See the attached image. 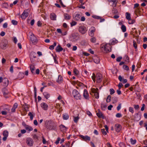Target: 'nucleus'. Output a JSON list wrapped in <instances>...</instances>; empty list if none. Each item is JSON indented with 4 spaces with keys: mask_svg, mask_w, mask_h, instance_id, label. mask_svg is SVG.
<instances>
[{
    "mask_svg": "<svg viewBox=\"0 0 147 147\" xmlns=\"http://www.w3.org/2000/svg\"><path fill=\"white\" fill-rule=\"evenodd\" d=\"M23 107L24 110L27 111L28 108L29 106L26 104H24L23 106Z\"/></svg>",
    "mask_w": 147,
    "mask_h": 147,
    "instance_id": "nucleus-38",
    "label": "nucleus"
},
{
    "mask_svg": "<svg viewBox=\"0 0 147 147\" xmlns=\"http://www.w3.org/2000/svg\"><path fill=\"white\" fill-rule=\"evenodd\" d=\"M74 117V122L75 123H77L79 119V117L78 116L77 117Z\"/></svg>",
    "mask_w": 147,
    "mask_h": 147,
    "instance_id": "nucleus-54",
    "label": "nucleus"
},
{
    "mask_svg": "<svg viewBox=\"0 0 147 147\" xmlns=\"http://www.w3.org/2000/svg\"><path fill=\"white\" fill-rule=\"evenodd\" d=\"M74 72L75 74L77 75L79 74V71L76 69L75 68L74 69Z\"/></svg>",
    "mask_w": 147,
    "mask_h": 147,
    "instance_id": "nucleus-48",
    "label": "nucleus"
},
{
    "mask_svg": "<svg viewBox=\"0 0 147 147\" xmlns=\"http://www.w3.org/2000/svg\"><path fill=\"white\" fill-rule=\"evenodd\" d=\"M129 20L128 23L130 24H133L135 22V20H131L130 18V20Z\"/></svg>",
    "mask_w": 147,
    "mask_h": 147,
    "instance_id": "nucleus-42",
    "label": "nucleus"
},
{
    "mask_svg": "<svg viewBox=\"0 0 147 147\" xmlns=\"http://www.w3.org/2000/svg\"><path fill=\"white\" fill-rule=\"evenodd\" d=\"M55 50L56 52H59L62 51L63 50V49L60 45H59L56 47Z\"/></svg>",
    "mask_w": 147,
    "mask_h": 147,
    "instance_id": "nucleus-22",
    "label": "nucleus"
},
{
    "mask_svg": "<svg viewBox=\"0 0 147 147\" xmlns=\"http://www.w3.org/2000/svg\"><path fill=\"white\" fill-rule=\"evenodd\" d=\"M63 118L64 120H67L68 119L69 116L67 114H63Z\"/></svg>",
    "mask_w": 147,
    "mask_h": 147,
    "instance_id": "nucleus-37",
    "label": "nucleus"
},
{
    "mask_svg": "<svg viewBox=\"0 0 147 147\" xmlns=\"http://www.w3.org/2000/svg\"><path fill=\"white\" fill-rule=\"evenodd\" d=\"M80 137L82 138L84 140L86 141L87 140L90 141V137L88 136H84L81 135Z\"/></svg>",
    "mask_w": 147,
    "mask_h": 147,
    "instance_id": "nucleus-19",
    "label": "nucleus"
},
{
    "mask_svg": "<svg viewBox=\"0 0 147 147\" xmlns=\"http://www.w3.org/2000/svg\"><path fill=\"white\" fill-rule=\"evenodd\" d=\"M18 106V104L17 103H15L11 109V112L12 113H14L15 112L16 109Z\"/></svg>",
    "mask_w": 147,
    "mask_h": 147,
    "instance_id": "nucleus-21",
    "label": "nucleus"
},
{
    "mask_svg": "<svg viewBox=\"0 0 147 147\" xmlns=\"http://www.w3.org/2000/svg\"><path fill=\"white\" fill-rule=\"evenodd\" d=\"M3 135L4 136V137L3 138V141H5L6 140L7 137L8 136V132L7 130H5L3 132Z\"/></svg>",
    "mask_w": 147,
    "mask_h": 147,
    "instance_id": "nucleus-14",
    "label": "nucleus"
},
{
    "mask_svg": "<svg viewBox=\"0 0 147 147\" xmlns=\"http://www.w3.org/2000/svg\"><path fill=\"white\" fill-rule=\"evenodd\" d=\"M87 31L86 27L84 26H81L79 28V31L82 34H84Z\"/></svg>",
    "mask_w": 147,
    "mask_h": 147,
    "instance_id": "nucleus-6",
    "label": "nucleus"
},
{
    "mask_svg": "<svg viewBox=\"0 0 147 147\" xmlns=\"http://www.w3.org/2000/svg\"><path fill=\"white\" fill-rule=\"evenodd\" d=\"M28 115L30 117V119L31 120H32L33 119V115L31 112H29Z\"/></svg>",
    "mask_w": 147,
    "mask_h": 147,
    "instance_id": "nucleus-46",
    "label": "nucleus"
},
{
    "mask_svg": "<svg viewBox=\"0 0 147 147\" xmlns=\"http://www.w3.org/2000/svg\"><path fill=\"white\" fill-rule=\"evenodd\" d=\"M60 129L63 132H65L67 130V127L63 125H61L60 126Z\"/></svg>",
    "mask_w": 147,
    "mask_h": 147,
    "instance_id": "nucleus-26",
    "label": "nucleus"
},
{
    "mask_svg": "<svg viewBox=\"0 0 147 147\" xmlns=\"http://www.w3.org/2000/svg\"><path fill=\"white\" fill-rule=\"evenodd\" d=\"M30 58H36V53L34 52H31L30 53Z\"/></svg>",
    "mask_w": 147,
    "mask_h": 147,
    "instance_id": "nucleus-30",
    "label": "nucleus"
},
{
    "mask_svg": "<svg viewBox=\"0 0 147 147\" xmlns=\"http://www.w3.org/2000/svg\"><path fill=\"white\" fill-rule=\"evenodd\" d=\"M101 107L102 109L103 110H105L107 106L104 104H102L101 105Z\"/></svg>",
    "mask_w": 147,
    "mask_h": 147,
    "instance_id": "nucleus-43",
    "label": "nucleus"
},
{
    "mask_svg": "<svg viewBox=\"0 0 147 147\" xmlns=\"http://www.w3.org/2000/svg\"><path fill=\"white\" fill-rule=\"evenodd\" d=\"M101 131L102 133V134L104 135H105L107 134V132L105 131V129H101Z\"/></svg>",
    "mask_w": 147,
    "mask_h": 147,
    "instance_id": "nucleus-55",
    "label": "nucleus"
},
{
    "mask_svg": "<svg viewBox=\"0 0 147 147\" xmlns=\"http://www.w3.org/2000/svg\"><path fill=\"white\" fill-rule=\"evenodd\" d=\"M45 125L46 128L49 130H55L56 125L53 121L51 120H47L45 122Z\"/></svg>",
    "mask_w": 147,
    "mask_h": 147,
    "instance_id": "nucleus-1",
    "label": "nucleus"
},
{
    "mask_svg": "<svg viewBox=\"0 0 147 147\" xmlns=\"http://www.w3.org/2000/svg\"><path fill=\"white\" fill-rule=\"evenodd\" d=\"M96 76L94 74H93V75L92 76V79L93 81L95 82L96 81Z\"/></svg>",
    "mask_w": 147,
    "mask_h": 147,
    "instance_id": "nucleus-51",
    "label": "nucleus"
},
{
    "mask_svg": "<svg viewBox=\"0 0 147 147\" xmlns=\"http://www.w3.org/2000/svg\"><path fill=\"white\" fill-rule=\"evenodd\" d=\"M83 96L84 98L86 99L89 98V94L87 90L86 89H84V91Z\"/></svg>",
    "mask_w": 147,
    "mask_h": 147,
    "instance_id": "nucleus-18",
    "label": "nucleus"
},
{
    "mask_svg": "<svg viewBox=\"0 0 147 147\" xmlns=\"http://www.w3.org/2000/svg\"><path fill=\"white\" fill-rule=\"evenodd\" d=\"M129 111L133 113L134 112L133 108L131 107H129Z\"/></svg>",
    "mask_w": 147,
    "mask_h": 147,
    "instance_id": "nucleus-60",
    "label": "nucleus"
},
{
    "mask_svg": "<svg viewBox=\"0 0 147 147\" xmlns=\"http://www.w3.org/2000/svg\"><path fill=\"white\" fill-rule=\"evenodd\" d=\"M116 116L117 117L120 118L122 117V115L120 113H117L116 115Z\"/></svg>",
    "mask_w": 147,
    "mask_h": 147,
    "instance_id": "nucleus-62",
    "label": "nucleus"
},
{
    "mask_svg": "<svg viewBox=\"0 0 147 147\" xmlns=\"http://www.w3.org/2000/svg\"><path fill=\"white\" fill-rule=\"evenodd\" d=\"M43 94L44 97L47 99L49 98L50 97V94L47 92H44L43 93Z\"/></svg>",
    "mask_w": 147,
    "mask_h": 147,
    "instance_id": "nucleus-29",
    "label": "nucleus"
},
{
    "mask_svg": "<svg viewBox=\"0 0 147 147\" xmlns=\"http://www.w3.org/2000/svg\"><path fill=\"white\" fill-rule=\"evenodd\" d=\"M63 81V78L62 76L61 75H59L58 78L57 82L59 84L61 83Z\"/></svg>",
    "mask_w": 147,
    "mask_h": 147,
    "instance_id": "nucleus-28",
    "label": "nucleus"
},
{
    "mask_svg": "<svg viewBox=\"0 0 147 147\" xmlns=\"http://www.w3.org/2000/svg\"><path fill=\"white\" fill-rule=\"evenodd\" d=\"M89 31V35L91 37L93 36L94 35V32L95 31V28L94 27H91Z\"/></svg>",
    "mask_w": 147,
    "mask_h": 147,
    "instance_id": "nucleus-13",
    "label": "nucleus"
},
{
    "mask_svg": "<svg viewBox=\"0 0 147 147\" xmlns=\"http://www.w3.org/2000/svg\"><path fill=\"white\" fill-rule=\"evenodd\" d=\"M11 23L15 25H17V23H18L15 20H12Z\"/></svg>",
    "mask_w": 147,
    "mask_h": 147,
    "instance_id": "nucleus-59",
    "label": "nucleus"
},
{
    "mask_svg": "<svg viewBox=\"0 0 147 147\" xmlns=\"http://www.w3.org/2000/svg\"><path fill=\"white\" fill-rule=\"evenodd\" d=\"M109 2H113L112 6L113 7H115L117 3L118 2V0H108Z\"/></svg>",
    "mask_w": 147,
    "mask_h": 147,
    "instance_id": "nucleus-25",
    "label": "nucleus"
},
{
    "mask_svg": "<svg viewBox=\"0 0 147 147\" xmlns=\"http://www.w3.org/2000/svg\"><path fill=\"white\" fill-rule=\"evenodd\" d=\"M50 18L52 20H56V16L54 13H52L50 14Z\"/></svg>",
    "mask_w": 147,
    "mask_h": 147,
    "instance_id": "nucleus-24",
    "label": "nucleus"
},
{
    "mask_svg": "<svg viewBox=\"0 0 147 147\" xmlns=\"http://www.w3.org/2000/svg\"><path fill=\"white\" fill-rule=\"evenodd\" d=\"M100 48L103 49L106 53L110 52L111 51V46L109 44L104 43L102 44L100 46Z\"/></svg>",
    "mask_w": 147,
    "mask_h": 147,
    "instance_id": "nucleus-2",
    "label": "nucleus"
},
{
    "mask_svg": "<svg viewBox=\"0 0 147 147\" xmlns=\"http://www.w3.org/2000/svg\"><path fill=\"white\" fill-rule=\"evenodd\" d=\"M41 106L43 109L45 110H47L48 108V105L45 103L42 102L41 104Z\"/></svg>",
    "mask_w": 147,
    "mask_h": 147,
    "instance_id": "nucleus-17",
    "label": "nucleus"
},
{
    "mask_svg": "<svg viewBox=\"0 0 147 147\" xmlns=\"http://www.w3.org/2000/svg\"><path fill=\"white\" fill-rule=\"evenodd\" d=\"M96 39L94 37H93L90 39V41L93 43H95L96 42Z\"/></svg>",
    "mask_w": 147,
    "mask_h": 147,
    "instance_id": "nucleus-49",
    "label": "nucleus"
},
{
    "mask_svg": "<svg viewBox=\"0 0 147 147\" xmlns=\"http://www.w3.org/2000/svg\"><path fill=\"white\" fill-rule=\"evenodd\" d=\"M122 58L121 57H118L117 58L116 61L117 62H120Z\"/></svg>",
    "mask_w": 147,
    "mask_h": 147,
    "instance_id": "nucleus-63",
    "label": "nucleus"
},
{
    "mask_svg": "<svg viewBox=\"0 0 147 147\" xmlns=\"http://www.w3.org/2000/svg\"><path fill=\"white\" fill-rule=\"evenodd\" d=\"M123 59L125 60L126 64L128 63L129 61V59L127 55H125L123 57Z\"/></svg>",
    "mask_w": 147,
    "mask_h": 147,
    "instance_id": "nucleus-32",
    "label": "nucleus"
},
{
    "mask_svg": "<svg viewBox=\"0 0 147 147\" xmlns=\"http://www.w3.org/2000/svg\"><path fill=\"white\" fill-rule=\"evenodd\" d=\"M8 113H9L3 110L1 112L2 114L3 115H6Z\"/></svg>",
    "mask_w": 147,
    "mask_h": 147,
    "instance_id": "nucleus-56",
    "label": "nucleus"
},
{
    "mask_svg": "<svg viewBox=\"0 0 147 147\" xmlns=\"http://www.w3.org/2000/svg\"><path fill=\"white\" fill-rule=\"evenodd\" d=\"M133 45L135 49H137V45L136 42L135 40H133Z\"/></svg>",
    "mask_w": 147,
    "mask_h": 147,
    "instance_id": "nucleus-57",
    "label": "nucleus"
},
{
    "mask_svg": "<svg viewBox=\"0 0 147 147\" xmlns=\"http://www.w3.org/2000/svg\"><path fill=\"white\" fill-rule=\"evenodd\" d=\"M119 146L120 147H126L125 144L123 142H120L119 144Z\"/></svg>",
    "mask_w": 147,
    "mask_h": 147,
    "instance_id": "nucleus-47",
    "label": "nucleus"
},
{
    "mask_svg": "<svg viewBox=\"0 0 147 147\" xmlns=\"http://www.w3.org/2000/svg\"><path fill=\"white\" fill-rule=\"evenodd\" d=\"M30 68L32 73L34 74V71L35 69L34 66L33 65H31L30 66Z\"/></svg>",
    "mask_w": 147,
    "mask_h": 147,
    "instance_id": "nucleus-35",
    "label": "nucleus"
},
{
    "mask_svg": "<svg viewBox=\"0 0 147 147\" xmlns=\"http://www.w3.org/2000/svg\"><path fill=\"white\" fill-rule=\"evenodd\" d=\"M118 41L117 40H116L115 39H113L112 40V42H111L109 44L110 45H115V44L117 43L118 42Z\"/></svg>",
    "mask_w": 147,
    "mask_h": 147,
    "instance_id": "nucleus-34",
    "label": "nucleus"
},
{
    "mask_svg": "<svg viewBox=\"0 0 147 147\" xmlns=\"http://www.w3.org/2000/svg\"><path fill=\"white\" fill-rule=\"evenodd\" d=\"M126 18L127 20H130V14L128 12H126L125 13Z\"/></svg>",
    "mask_w": 147,
    "mask_h": 147,
    "instance_id": "nucleus-36",
    "label": "nucleus"
},
{
    "mask_svg": "<svg viewBox=\"0 0 147 147\" xmlns=\"http://www.w3.org/2000/svg\"><path fill=\"white\" fill-rule=\"evenodd\" d=\"M123 68L125 70L127 71H128L129 69V67L127 65H123Z\"/></svg>",
    "mask_w": 147,
    "mask_h": 147,
    "instance_id": "nucleus-50",
    "label": "nucleus"
},
{
    "mask_svg": "<svg viewBox=\"0 0 147 147\" xmlns=\"http://www.w3.org/2000/svg\"><path fill=\"white\" fill-rule=\"evenodd\" d=\"M56 43L55 42L53 44L51 45L49 47V49L51 50H53L54 49V47L56 46Z\"/></svg>",
    "mask_w": 147,
    "mask_h": 147,
    "instance_id": "nucleus-40",
    "label": "nucleus"
},
{
    "mask_svg": "<svg viewBox=\"0 0 147 147\" xmlns=\"http://www.w3.org/2000/svg\"><path fill=\"white\" fill-rule=\"evenodd\" d=\"M123 86V85L122 84V83H121V82H120L119 84L118 85V86L119 87V89H121V87L122 86Z\"/></svg>",
    "mask_w": 147,
    "mask_h": 147,
    "instance_id": "nucleus-64",
    "label": "nucleus"
},
{
    "mask_svg": "<svg viewBox=\"0 0 147 147\" xmlns=\"http://www.w3.org/2000/svg\"><path fill=\"white\" fill-rule=\"evenodd\" d=\"M121 29L123 32H125L126 31V26L124 25H122Z\"/></svg>",
    "mask_w": 147,
    "mask_h": 147,
    "instance_id": "nucleus-39",
    "label": "nucleus"
},
{
    "mask_svg": "<svg viewBox=\"0 0 147 147\" xmlns=\"http://www.w3.org/2000/svg\"><path fill=\"white\" fill-rule=\"evenodd\" d=\"M2 92L5 97L6 98H8L7 95L9 93V92L7 89L5 88H4L2 90Z\"/></svg>",
    "mask_w": 147,
    "mask_h": 147,
    "instance_id": "nucleus-10",
    "label": "nucleus"
},
{
    "mask_svg": "<svg viewBox=\"0 0 147 147\" xmlns=\"http://www.w3.org/2000/svg\"><path fill=\"white\" fill-rule=\"evenodd\" d=\"M98 112L96 113V115L99 118H102L103 119H105L104 116L103 115L102 113L100 111V109H98Z\"/></svg>",
    "mask_w": 147,
    "mask_h": 147,
    "instance_id": "nucleus-20",
    "label": "nucleus"
},
{
    "mask_svg": "<svg viewBox=\"0 0 147 147\" xmlns=\"http://www.w3.org/2000/svg\"><path fill=\"white\" fill-rule=\"evenodd\" d=\"M64 16L66 20H69L70 19L71 16H70L68 14L66 13H64Z\"/></svg>",
    "mask_w": 147,
    "mask_h": 147,
    "instance_id": "nucleus-31",
    "label": "nucleus"
},
{
    "mask_svg": "<svg viewBox=\"0 0 147 147\" xmlns=\"http://www.w3.org/2000/svg\"><path fill=\"white\" fill-rule=\"evenodd\" d=\"M115 131L117 132H119L121 129V125L119 124H116L115 125Z\"/></svg>",
    "mask_w": 147,
    "mask_h": 147,
    "instance_id": "nucleus-15",
    "label": "nucleus"
},
{
    "mask_svg": "<svg viewBox=\"0 0 147 147\" xmlns=\"http://www.w3.org/2000/svg\"><path fill=\"white\" fill-rule=\"evenodd\" d=\"M91 92H90V94L92 96H95L96 98H98L99 97V93L98 92V89L97 88L95 89L92 88L91 89Z\"/></svg>",
    "mask_w": 147,
    "mask_h": 147,
    "instance_id": "nucleus-3",
    "label": "nucleus"
},
{
    "mask_svg": "<svg viewBox=\"0 0 147 147\" xmlns=\"http://www.w3.org/2000/svg\"><path fill=\"white\" fill-rule=\"evenodd\" d=\"M112 12L115 15L119 14V13L117 10H112Z\"/></svg>",
    "mask_w": 147,
    "mask_h": 147,
    "instance_id": "nucleus-52",
    "label": "nucleus"
},
{
    "mask_svg": "<svg viewBox=\"0 0 147 147\" xmlns=\"http://www.w3.org/2000/svg\"><path fill=\"white\" fill-rule=\"evenodd\" d=\"M30 39L33 43H35L37 42V41L36 38L33 34L31 35Z\"/></svg>",
    "mask_w": 147,
    "mask_h": 147,
    "instance_id": "nucleus-11",
    "label": "nucleus"
},
{
    "mask_svg": "<svg viewBox=\"0 0 147 147\" xmlns=\"http://www.w3.org/2000/svg\"><path fill=\"white\" fill-rule=\"evenodd\" d=\"M22 124L27 130L29 131H31L33 130V128L31 127L26 124L25 123H23Z\"/></svg>",
    "mask_w": 147,
    "mask_h": 147,
    "instance_id": "nucleus-16",
    "label": "nucleus"
},
{
    "mask_svg": "<svg viewBox=\"0 0 147 147\" xmlns=\"http://www.w3.org/2000/svg\"><path fill=\"white\" fill-rule=\"evenodd\" d=\"M92 17L94 19H99L100 18V16L93 15L92 16Z\"/></svg>",
    "mask_w": 147,
    "mask_h": 147,
    "instance_id": "nucleus-44",
    "label": "nucleus"
},
{
    "mask_svg": "<svg viewBox=\"0 0 147 147\" xmlns=\"http://www.w3.org/2000/svg\"><path fill=\"white\" fill-rule=\"evenodd\" d=\"M33 142L32 139L30 138H28L26 139V143L27 145L30 146H33Z\"/></svg>",
    "mask_w": 147,
    "mask_h": 147,
    "instance_id": "nucleus-9",
    "label": "nucleus"
},
{
    "mask_svg": "<svg viewBox=\"0 0 147 147\" xmlns=\"http://www.w3.org/2000/svg\"><path fill=\"white\" fill-rule=\"evenodd\" d=\"M77 24V22L75 21H73L71 23V26H75Z\"/></svg>",
    "mask_w": 147,
    "mask_h": 147,
    "instance_id": "nucleus-61",
    "label": "nucleus"
},
{
    "mask_svg": "<svg viewBox=\"0 0 147 147\" xmlns=\"http://www.w3.org/2000/svg\"><path fill=\"white\" fill-rule=\"evenodd\" d=\"M28 10H24L22 14L21 15V18L22 19H25L28 15Z\"/></svg>",
    "mask_w": 147,
    "mask_h": 147,
    "instance_id": "nucleus-8",
    "label": "nucleus"
},
{
    "mask_svg": "<svg viewBox=\"0 0 147 147\" xmlns=\"http://www.w3.org/2000/svg\"><path fill=\"white\" fill-rule=\"evenodd\" d=\"M81 16L79 14H77L75 16H74L73 18L74 20L76 21H79L80 20Z\"/></svg>",
    "mask_w": 147,
    "mask_h": 147,
    "instance_id": "nucleus-23",
    "label": "nucleus"
},
{
    "mask_svg": "<svg viewBox=\"0 0 147 147\" xmlns=\"http://www.w3.org/2000/svg\"><path fill=\"white\" fill-rule=\"evenodd\" d=\"M110 94L111 95L113 94L115 92V91L113 88H111L109 90Z\"/></svg>",
    "mask_w": 147,
    "mask_h": 147,
    "instance_id": "nucleus-53",
    "label": "nucleus"
},
{
    "mask_svg": "<svg viewBox=\"0 0 147 147\" xmlns=\"http://www.w3.org/2000/svg\"><path fill=\"white\" fill-rule=\"evenodd\" d=\"M1 110H3L9 113L10 112L11 108L10 106L6 105H3L0 107Z\"/></svg>",
    "mask_w": 147,
    "mask_h": 147,
    "instance_id": "nucleus-5",
    "label": "nucleus"
},
{
    "mask_svg": "<svg viewBox=\"0 0 147 147\" xmlns=\"http://www.w3.org/2000/svg\"><path fill=\"white\" fill-rule=\"evenodd\" d=\"M111 96L110 95H109L107 99V102H109L111 101Z\"/></svg>",
    "mask_w": 147,
    "mask_h": 147,
    "instance_id": "nucleus-58",
    "label": "nucleus"
},
{
    "mask_svg": "<svg viewBox=\"0 0 147 147\" xmlns=\"http://www.w3.org/2000/svg\"><path fill=\"white\" fill-rule=\"evenodd\" d=\"M72 95L77 100L80 99L81 96L79 93L76 89L74 90L72 92Z\"/></svg>",
    "mask_w": 147,
    "mask_h": 147,
    "instance_id": "nucleus-4",
    "label": "nucleus"
},
{
    "mask_svg": "<svg viewBox=\"0 0 147 147\" xmlns=\"http://www.w3.org/2000/svg\"><path fill=\"white\" fill-rule=\"evenodd\" d=\"M93 60L94 62L96 64L98 63L100 61L99 58L97 57H95L93 59Z\"/></svg>",
    "mask_w": 147,
    "mask_h": 147,
    "instance_id": "nucleus-33",
    "label": "nucleus"
},
{
    "mask_svg": "<svg viewBox=\"0 0 147 147\" xmlns=\"http://www.w3.org/2000/svg\"><path fill=\"white\" fill-rule=\"evenodd\" d=\"M8 7V4L7 3H3L2 5V7L3 8H7Z\"/></svg>",
    "mask_w": 147,
    "mask_h": 147,
    "instance_id": "nucleus-41",
    "label": "nucleus"
},
{
    "mask_svg": "<svg viewBox=\"0 0 147 147\" xmlns=\"http://www.w3.org/2000/svg\"><path fill=\"white\" fill-rule=\"evenodd\" d=\"M9 84V81L7 78H5L3 82V86H7Z\"/></svg>",
    "mask_w": 147,
    "mask_h": 147,
    "instance_id": "nucleus-27",
    "label": "nucleus"
},
{
    "mask_svg": "<svg viewBox=\"0 0 147 147\" xmlns=\"http://www.w3.org/2000/svg\"><path fill=\"white\" fill-rule=\"evenodd\" d=\"M131 143L132 144H134L136 143V140H133L132 138H131L130 139Z\"/></svg>",
    "mask_w": 147,
    "mask_h": 147,
    "instance_id": "nucleus-45",
    "label": "nucleus"
},
{
    "mask_svg": "<svg viewBox=\"0 0 147 147\" xmlns=\"http://www.w3.org/2000/svg\"><path fill=\"white\" fill-rule=\"evenodd\" d=\"M96 82L98 83H100L101 82L102 79V76L100 73H98L96 74Z\"/></svg>",
    "mask_w": 147,
    "mask_h": 147,
    "instance_id": "nucleus-7",
    "label": "nucleus"
},
{
    "mask_svg": "<svg viewBox=\"0 0 147 147\" xmlns=\"http://www.w3.org/2000/svg\"><path fill=\"white\" fill-rule=\"evenodd\" d=\"M77 36L75 33L72 34L70 36V39L71 40L75 41L77 40Z\"/></svg>",
    "mask_w": 147,
    "mask_h": 147,
    "instance_id": "nucleus-12",
    "label": "nucleus"
}]
</instances>
